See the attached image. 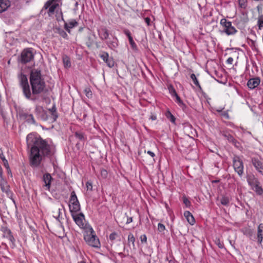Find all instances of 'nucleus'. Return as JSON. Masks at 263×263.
Returning a JSON list of instances; mask_svg holds the SVG:
<instances>
[{
  "label": "nucleus",
  "mask_w": 263,
  "mask_h": 263,
  "mask_svg": "<svg viewBox=\"0 0 263 263\" xmlns=\"http://www.w3.org/2000/svg\"><path fill=\"white\" fill-rule=\"evenodd\" d=\"M29 82L31 88L26 76L21 73L19 76V83L24 96L28 100L35 101L46 90V83L41 70L33 69L31 70Z\"/></svg>",
  "instance_id": "f257e3e1"
},
{
  "label": "nucleus",
  "mask_w": 263,
  "mask_h": 263,
  "mask_svg": "<svg viewBox=\"0 0 263 263\" xmlns=\"http://www.w3.org/2000/svg\"><path fill=\"white\" fill-rule=\"evenodd\" d=\"M26 140L28 147L30 148L29 163L32 167H39L44 157H51L55 153L54 146L40 137L29 134Z\"/></svg>",
  "instance_id": "f03ea898"
},
{
  "label": "nucleus",
  "mask_w": 263,
  "mask_h": 263,
  "mask_svg": "<svg viewBox=\"0 0 263 263\" xmlns=\"http://www.w3.org/2000/svg\"><path fill=\"white\" fill-rule=\"evenodd\" d=\"M84 238L87 243L90 246L95 248H99L100 247L99 239L92 228H89V230L85 231Z\"/></svg>",
  "instance_id": "7ed1b4c3"
},
{
  "label": "nucleus",
  "mask_w": 263,
  "mask_h": 263,
  "mask_svg": "<svg viewBox=\"0 0 263 263\" xmlns=\"http://www.w3.org/2000/svg\"><path fill=\"white\" fill-rule=\"evenodd\" d=\"M247 180L249 185L257 194L258 195H262L263 194V189L260 186V182L254 175L247 176Z\"/></svg>",
  "instance_id": "20e7f679"
},
{
  "label": "nucleus",
  "mask_w": 263,
  "mask_h": 263,
  "mask_svg": "<svg viewBox=\"0 0 263 263\" xmlns=\"http://www.w3.org/2000/svg\"><path fill=\"white\" fill-rule=\"evenodd\" d=\"M71 216L76 223L81 229L85 230V231L89 230V228H92L89 224L86 223L84 215L82 213L76 214L71 213Z\"/></svg>",
  "instance_id": "39448f33"
},
{
  "label": "nucleus",
  "mask_w": 263,
  "mask_h": 263,
  "mask_svg": "<svg viewBox=\"0 0 263 263\" xmlns=\"http://www.w3.org/2000/svg\"><path fill=\"white\" fill-rule=\"evenodd\" d=\"M33 50V49L31 48H26L23 50L20 59L21 63L26 64L34 59Z\"/></svg>",
  "instance_id": "423d86ee"
},
{
  "label": "nucleus",
  "mask_w": 263,
  "mask_h": 263,
  "mask_svg": "<svg viewBox=\"0 0 263 263\" xmlns=\"http://www.w3.org/2000/svg\"><path fill=\"white\" fill-rule=\"evenodd\" d=\"M220 24L223 27L222 32L225 33L228 35L234 34L237 32L236 28L232 25V23L227 21L226 18H222L220 20Z\"/></svg>",
  "instance_id": "0eeeda50"
},
{
  "label": "nucleus",
  "mask_w": 263,
  "mask_h": 263,
  "mask_svg": "<svg viewBox=\"0 0 263 263\" xmlns=\"http://www.w3.org/2000/svg\"><path fill=\"white\" fill-rule=\"evenodd\" d=\"M70 202L71 204H69V209L71 213H77L80 210V204L74 191L71 193Z\"/></svg>",
  "instance_id": "6e6552de"
},
{
  "label": "nucleus",
  "mask_w": 263,
  "mask_h": 263,
  "mask_svg": "<svg viewBox=\"0 0 263 263\" xmlns=\"http://www.w3.org/2000/svg\"><path fill=\"white\" fill-rule=\"evenodd\" d=\"M233 167L235 171L239 176H241L243 173V163L239 156H235L233 158Z\"/></svg>",
  "instance_id": "1a4fd4ad"
},
{
  "label": "nucleus",
  "mask_w": 263,
  "mask_h": 263,
  "mask_svg": "<svg viewBox=\"0 0 263 263\" xmlns=\"http://www.w3.org/2000/svg\"><path fill=\"white\" fill-rule=\"evenodd\" d=\"M0 186L2 192L5 193L7 196L8 198L12 199L13 201H14V200L12 199L13 193L10 190V186L7 183V182L5 180H2L1 182Z\"/></svg>",
  "instance_id": "9d476101"
},
{
  "label": "nucleus",
  "mask_w": 263,
  "mask_h": 263,
  "mask_svg": "<svg viewBox=\"0 0 263 263\" xmlns=\"http://www.w3.org/2000/svg\"><path fill=\"white\" fill-rule=\"evenodd\" d=\"M101 58L106 63L107 65L110 67H113L114 66L115 62L112 57H109V54L107 52H103L100 55Z\"/></svg>",
  "instance_id": "9b49d317"
},
{
  "label": "nucleus",
  "mask_w": 263,
  "mask_h": 263,
  "mask_svg": "<svg viewBox=\"0 0 263 263\" xmlns=\"http://www.w3.org/2000/svg\"><path fill=\"white\" fill-rule=\"evenodd\" d=\"M1 230L3 233V237L8 239L10 241L13 245H14L15 240L12 234L11 230L7 227H2Z\"/></svg>",
  "instance_id": "f8f14e48"
},
{
  "label": "nucleus",
  "mask_w": 263,
  "mask_h": 263,
  "mask_svg": "<svg viewBox=\"0 0 263 263\" xmlns=\"http://www.w3.org/2000/svg\"><path fill=\"white\" fill-rule=\"evenodd\" d=\"M251 161L256 170L263 174V163L256 158H252Z\"/></svg>",
  "instance_id": "ddd939ff"
},
{
  "label": "nucleus",
  "mask_w": 263,
  "mask_h": 263,
  "mask_svg": "<svg viewBox=\"0 0 263 263\" xmlns=\"http://www.w3.org/2000/svg\"><path fill=\"white\" fill-rule=\"evenodd\" d=\"M260 80L258 77H255L250 79L247 83L248 87L251 89H253L257 87L260 84Z\"/></svg>",
  "instance_id": "4468645a"
},
{
  "label": "nucleus",
  "mask_w": 263,
  "mask_h": 263,
  "mask_svg": "<svg viewBox=\"0 0 263 263\" xmlns=\"http://www.w3.org/2000/svg\"><path fill=\"white\" fill-rule=\"evenodd\" d=\"M52 179V178L49 173H46L43 175V180L45 183L44 186L46 187V190H49Z\"/></svg>",
  "instance_id": "2eb2a0df"
},
{
  "label": "nucleus",
  "mask_w": 263,
  "mask_h": 263,
  "mask_svg": "<svg viewBox=\"0 0 263 263\" xmlns=\"http://www.w3.org/2000/svg\"><path fill=\"white\" fill-rule=\"evenodd\" d=\"M98 33L100 38L102 40H106L109 37L108 30L105 27H102L98 30Z\"/></svg>",
  "instance_id": "dca6fc26"
},
{
  "label": "nucleus",
  "mask_w": 263,
  "mask_h": 263,
  "mask_svg": "<svg viewBox=\"0 0 263 263\" xmlns=\"http://www.w3.org/2000/svg\"><path fill=\"white\" fill-rule=\"evenodd\" d=\"M223 136L229 142L232 143L235 146L238 147L239 146V143L234 139V138L229 134H224Z\"/></svg>",
  "instance_id": "f3484780"
},
{
  "label": "nucleus",
  "mask_w": 263,
  "mask_h": 263,
  "mask_svg": "<svg viewBox=\"0 0 263 263\" xmlns=\"http://www.w3.org/2000/svg\"><path fill=\"white\" fill-rule=\"evenodd\" d=\"M10 2L8 0H0V13L7 9L10 6Z\"/></svg>",
  "instance_id": "a211bd4d"
},
{
  "label": "nucleus",
  "mask_w": 263,
  "mask_h": 263,
  "mask_svg": "<svg viewBox=\"0 0 263 263\" xmlns=\"http://www.w3.org/2000/svg\"><path fill=\"white\" fill-rule=\"evenodd\" d=\"M106 44L111 49L116 48L118 46V40L116 37H114L111 40H108Z\"/></svg>",
  "instance_id": "6ab92c4d"
},
{
  "label": "nucleus",
  "mask_w": 263,
  "mask_h": 263,
  "mask_svg": "<svg viewBox=\"0 0 263 263\" xmlns=\"http://www.w3.org/2000/svg\"><path fill=\"white\" fill-rule=\"evenodd\" d=\"M263 231V223H260L257 228V241L260 244L261 243L263 240L262 232Z\"/></svg>",
  "instance_id": "aec40b11"
},
{
  "label": "nucleus",
  "mask_w": 263,
  "mask_h": 263,
  "mask_svg": "<svg viewBox=\"0 0 263 263\" xmlns=\"http://www.w3.org/2000/svg\"><path fill=\"white\" fill-rule=\"evenodd\" d=\"M184 216L190 224L191 225H193L194 224L195 222V219L192 214L189 211H185L184 213Z\"/></svg>",
  "instance_id": "412c9836"
},
{
  "label": "nucleus",
  "mask_w": 263,
  "mask_h": 263,
  "mask_svg": "<svg viewBox=\"0 0 263 263\" xmlns=\"http://www.w3.org/2000/svg\"><path fill=\"white\" fill-rule=\"evenodd\" d=\"M35 110V112H36L37 114L39 112L42 113V115L41 118L42 120H46L47 119V116L46 115V114L44 111V110H43V109L42 107L39 106H36Z\"/></svg>",
  "instance_id": "4be33fe9"
},
{
  "label": "nucleus",
  "mask_w": 263,
  "mask_h": 263,
  "mask_svg": "<svg viewBox=\"0 0 263 263\" xmlns=\"http://www.w3.org/2000/svg\"><path fill=\"white\" fill-rule=\"evenodd\" d=\"M23 116L25 118V119L28 123L33 124H35V121L32 114H25Z\"/></svg>",
  "instance_id": "5701e85b"
},
{
  "label": "nucleus",
  "mask_w": 263,
  "mask_h": 263,
  "mask_svg": "<svg viewBox=\"0 0 263 263\" xmlns=\"http://www.w3.org/2000/svg\"><path fill=\"white\" fill-rule=\"evenodd\" d=\"M59 6V4L58 3H52L48 8V13L49 15L53 14L55 9Z\"/></svg>",
  "instance_id": "b1692460"
},
{
  "label": "nucleus",
  "mask_w": 263,
  "mask_h": 263,
  "mask_svg": "<svg viewBox=\"0 0 263 263\" xmlns=\"http://www.w3.org/2000/svg\"><path fill=\"white\" fill-rule=\"evenodd\" d=\"M173 93H174V96L176 97V101L178 103V104L181 106L182 108L185 106V104L183 103V102L180 99L179 96L176 93L175 89H173Z\"/></svg>",
  "instance_id": "393cba45"
},
{
  "label": "nucleus",
  "mask_w": 263,
  "mask_h": 263,
  "mask_svg": "<svg viewBox=\"0 0 263 263\" xmlns=\"http://www.w3.org/2000/svg\"><path fill=\"white\" fill-rule=\"evenodd\" d=\"M63 61L65 67H70L71 66L70 60L68 57L65 55L63 57Z\"/></svg>",
  "instance_id": "a878e982"
},
{
  "label": "nucleus",
  "mask_w": 263,
  "mask_h": 263,
  "mask_svg": "<svg viewBox=\"0 0 263 263\" xmlns=\"http://www.w3.org/2000/svg\"><path fill=\"white\" fill-rule=\"evenodd\" d=\"M57 32L63 38L68 39V35L64 30L61 28H58Z\"/></svg>",
  "instance_id": "bb28decb"
},
{
  "label": "nucleus",
  "mask_w": 263,
  "mask_h": 263,
  "mask_svg": "<svg viewBox=\"0 0 263 263\" xmlns=\"http://www.w3.org/2000/svg\"><path fill=\"white\" fill-rule=\"evenodd\" d=\"M128 40H129V44H130V45L131 48H132V49L135 50V51H138L137 46L136 45V44L135 43V42L133 40V37L132 38L129 37V39H128Z\"/></svg>",
  "instance_id": "cd10ccee"
},
{
  "label": "nucleus",
  "mask_w": 263,
  "mask_h": 263,
  "mask_svg": "<svg viewBox=\"0 0 263 263\" xmlns=\"http://www.w3.org/2000/svg\"><path fill=\"white\" fill-rule=\"evenodd\" d=\"M68 24V26L69 28H73L75 27H77L78 25V23L75 20H72L70 21Z\"/></svg>",
  "instance_id": "c85d7f7f"
},
{
  "label": "nucleus",
  "mask_w": 263,
  "mask_h": 263,
  "mask_svg": "<svg viewBox=\"0 0 263 263\" xmlns=\"http://www.w3.org/2000/svg\"><path fill=\"white\" fill-rule=\"evenodd\" d=\"M61 0H49L48 1L44 6V8L47 9L48 7L53 3H58Z\"/></svg>",
  "instance_id": "c756f323"
},
{
  "label": "nucleus",
  "mask_w": 263,
  "mask_h": 263,
  "mask_svg": "<svg viewBox=\"0 0 263 263\" xmlns=\"http://www.w3.org/2000/svg\"><path fill=\"white\" fill-rule=\"evenodd\" d=\"M191 79L192 80V81H193L194 84L196 86H197V87H198L199 88H201L200 86V84H199V83L197 79L196 78V76L194 73H192L191 75Z\"/></svg>",
  "instance_id": "7c9ffc66"
},
{
  "label": "nucleus",
  "mask_w": 263,
  "mask_h": 263,
  "mask_svg": "<svg viewBox=\"0 0 263 263\" xmlns=\"http://www.w3.org/2000/svg\"><path fill=\"white\" fill-rule=\"evenodd\" d=\"M220 203L223 205H227L229 203V199L228 197L223 196L220 199Z\"/></svg>",
  "instance_id": "2f4dec72"
},
{
  "label": "nucleus",
  "mask_w": 263,
  "mask_h": 263,
  "mask_svg": "<svg viewBox=\"0 0 263 263\" xmlns=\"http://www.w3.org/2000/svg\"><path fill=\"white\" fill-rule=\"evenodd\" d=\"M239 6L240 8L245 9L247 6V0H238Z\"/></svg>",
  "instance_id": "473e14b6"
},
{
  "label": "nucleus",
  "mask_w": 263,
  "mask_h": 263,
  "mask_svg": "<svg viewBox=\"0 0 263 263\" xmlns=\"http://www.w3.org/2000/svg\"><path fill=\"white\" fill-rule=\"evenodd\" d=\"M257 25L259 29L263 27V15L259 16L257 21Z\"/></svg>",
  "instance_id": "72a5a7b5"
},
{
  "label": "nucleus",
  "mask_w": 263,
  "mask_h": 263,
  "mask_svg": "<svg viewBox=\"0 0 263 263\" xmlns=\"http://www.w3.org/2000/svg\"><path fill=\"white\" fill-rule=\"evenodd\" d=\"M135 238L134 236V235L132 233H129L128 236V242H132L133 246H135L134 242H135Z\"/></svg>",
  "instance_id": "f704fd0d"
},
{
  "label": "nucleus",
  "mask_w": 263,
  "mask_h": 263,
  "mask_svg": "<svg viewBox=\"0 0 263 263\" xmlns=\"http://www.w3.org/2000/svg\"><path fill=\"white\" fill-rule=\"evenodd\" d=\"M84 92H85L86 96L87 98H91L92 97V92L89 88H86L84 89Z\"/></svg>",
  "instance_id": "c9c22d12"
},
{
  "label": "nucleus",
  "mask_w": 263,
  "mask_h": 263,
  "mask_svg": "<svg viewBox=\"0 0 263 263\" xmlns=\"http://www.w3.org/2000/svg\"><path fill=\"white\" fill-rule=\"evenodd\" d=\"M183 203L185 205L186 207H189L191 205V202L189 200L186 198V196H184L182 197Z\"/></svg>",
  "instance_id": "e433bc0d"
},
{
  "label": "nucleus",
  "mask_w": 263,
  "mask_h": 263,
  "mask_svg": "<svg viewBox=\"0 0 263 263\" xmlns=\"http://www.w3.org/2000/svg\"><path fill=\"white\" fill-rule=\"evenodd\" d=\"M166 116H167V118L168 119H170V120L172 122H173V123L175 122L176 119H175V117L170 111H168L167 112Z\"/></svg>",
  "instance_id": "4c0bfd02"
},
{
  "label": "nucleus",
  "mask_w": 263,
  "mask_h": 263,
  "mask_svg": "<svg viewBox=\"0 0 263 263\" xmlns=\"http://www.w3.org/2000/svg\"><path fill=\"white\" fill-rule=\"evenodd\" d=\"M222 109H221L220 110H217V111L221 112V116L223 117V118H224L226 119H229V115L228 114V112L227 111L222 112Z\"/></svg>",
  "instance_id": "58836bf2"
},
{
  "label": "nucleus",
  "mask_w": 263,
  "mask_h": 263,
  "mask_svg": "<svg viewBox=\"0 0 263 263\" xmlns=\"http://www.w3.org/2000/svg\"><path fill=\"white\" fill-rule=\"evenodd\" d=\"M61 15H62V20L64 22V29L69 33H70V28H69L68 26V24L67 22H66L64 18H63V15H62V13L61 12Z\"/></svg>",
  "instance_id": "ea45409f"
},
{
  "label": "nucleus",
  "mask_w": 263,
  "mask_h": 263,
  "mask_svg": "<svg viewBox=\"0 0 263 263\" xmlns=\"http://www.w3.org/2000/svg\"><path fill=\"white\" fill-rule=\"evenodd\" d=\"M75 136L80 140H83L84 139V135L81 133L76 132L75 133Z\"/></svg>",
  "instance_id": "a19ab883"
},
{
  "label": "nucleus",
  "mask_w": 263,
  "mask_h": 263,
  "mask_svg": "<svg viewBox=\"0 0 263 263\" xmlns=\"http://www.w3.org/2000/svg\"><path fill=\"white\" fill-rule=\"evenodd\" d=\"M165 230V226L164 224L159 223L158 224V230L160 232H163Z\"/></svg>",
  "instance_id": "79ce46f5"
},
{
  "label": "nucleus",
  "mask_w": 263,
  "mask_h": 263,
  "mask_svg": "<svg viewBox=\"0 0 263 263\" xmlns=\"http://www.w3.org/2000/svg\"><path fill=\"white\" fill-rule=\"evenodd\" d=\"M4 163V165L8 170H10L8 161L6 159L5 157H3L2 159Z\"/></svg>",
  "instance_id": "37998d69"
},
{
  "label": "nucleus",
  "mask_w": 263,
  "mask_h": 263,
  "mask_svg": "<svg viewBox=\"0 0 263 263\" xmlns=\"http://www.w3.org/2000/svg\"><path fill=\"white\" fill-rule=\"evenodd\" d=\"M215 243L219 248L222 249L224 247L223 243L220 241L219 239H216L215 240Z\"/></svg>",
  "instance_id": "c03bdc74"
},
{
  "label": "nucleus",
  "mask_w": 263,
  "mask_h": 263,
  "mask_svg": "<svg viewBox=\"0 0 263 263\" xmlns=\"http://www.w3.org/2000/svg\"><path fill=\"white\" fill-rule=\"evenodd\" d=\"M101 175L103 178H106L107 176V172L105 170H101Z\"/></svg>",
  "instance_id": "a18cd8bd"
},
{
  "label": "nucleus",
  "mask_w": 263,
  "mask_h": 263,
  "mask_svg": "<svg viewBox=\"0 0 263 263\" xmlns=\"http://www.w3.org/2000/svg\"><path fill=\"white\" fill-rule=\"evenodd\" d=\"M117 234L115 232L112 233L109 236V239L110 240L113 241L116 239Z\"/></svg>",
  "instance_id": "49530a36"
},
{
  "label": "nucleus",
  "mask_w": 263,
  "mask_h": 263,
  "mask_svg": "<svg viewBox=\"0 0 263 263\" xmlns=\"http://www.w3.org/2000/svg\"><path fill=\"white\" fill-rule=\"evenodd\" d=\"M86 188H87V190L88 191H92V184L91 182H87V183H86Z\"/></svg>",
  "instance_id": "de8ad7c7"
},
{
  "label": "nucleus",
  "mask_w": 263,
  "mask_h": 263,
  "mask_svg": "<svg viewBox=\"0 0 263 263\" xmlns=\"http://www.w3.org/2000/svg\"><path fill=\"white\" fill-rule=\"evenodd\" d=\"M124 33L128 37V39H129V37L132 38L131 33L128 29H124Z\"/></svg>",
  "instance_id": "09e8293b"
},
{
  "label": "nucleus",
  "mask_w": 263,
  "mask_h": 263,
  "mask_svg": "<svg viewBox=\"0 0 263 263\" xmlns=\"http://www.w3.org/2000/svg\"><path fill=\"white\" fill-rule=\"evenodd\" d=\"M141 241L142 243H146L147 241V237L145 235H142L140 237Z\"/></svg>",
  "instance_id": "8fccbe9b"
},
{
  "label": "nucleus",
  "mask_w": 263,
  "mask_h": 263,
  "mask_svg": "<svg viewBox=\"0 0 263 263\" xmlns=\"http://www.w3.org/2000/svg\"><path fill=\"white\" fill-rule=\"evenodd\" d=\"M51 115H52V118L53 119V121H55L58 117L57 112V111L53 112V113H52Z\"/></svg>",
  "instance_id": "3c124183"
},
{
  "label": "nucleus",
  "mask_w": 263,
  "mask_h": 263,
  "mask_svg": "<svg viewBox=\"0 0 263 263\" xmlns=\"http://www.w3.org/2000/svg\"><path fill=\"white\" fill-rule=\"evenodd\" d=\"M233 62V59L231 57L229 58L227 60V63L229 64H232Z\"/></svg>",
  "instance_id": "603ef678"
},
{
  "label": "nucleus",
  "mask_w": 263,
  "mask_h": 263,
  "mask_svg": "<svg viewBox=\"0 0 263 263\" xmlns=\"http://www.w3.org/2000/svg\"><path fill=\"white\" fill-rule=\"evenodd\" d=\"M132 221H133V218H132V217H127V220H126V224H129V223H130V222H132Z\"/></svg>",
  "instance_id": "864d4df0"
},
{
  "label": "nucleus",
  "mask_w": 263,
  "mask_h": 263,
  "mask_svg": "<svg viewBox=\"0 0 263 263\" xmlns=\"http://www.w3.org/2000/svg\"><path fill=\"white\" fill-rule=\"evenodd\" d=\"M147 153L149 155L152 157H154L155 156V154L152 151H147Z\"/></svg>",
  "instance_id": "5fc2aeb1"
},
{
  "label": "nucleus",
  "mask_w": 263,
  "mask_h": 263,
  "mask_svg": "<svg viewBox=\"0 0 263 263\" xmlns=\"http://www.w3.org/2000/svg\"><path fill=\"white\" fill-rule=\"evenodd\" d=\"M50 111H51V114L53 113V112L57 111L55 107L54 106H53L51 109H50Z\"/></svg>",
  "instance_id": "6e6d98bb"
},
{
  "label": "nucleus",
  "mask_w": 263,
  "mask_h": 263,
  "mask_svg": "<svg viewBox=\"0 0 263 263\" xmlns=\"http://www.w3.org/2000/svg\"><path fill=\"white\" fill-rule=\"evenodd\" d=\"M3 157H5L4 154H3V151L2 150L1 148H0V158H1V159H2V158Z\"/></svg>",
  "instance_id": "4d7b16f0"
},
{
  "label": "nucleus",
  "mask_w": 263,
  "mask_h": 263,
  "mask_svg": "<svg viewBox=\"0 0 263 263\" xmlns=\"http://www.w3.org/2000/svg\"><path fill=\"white\" fill-rule=\"evenodd\" d=\"M145 21H146V22L148 24H149V21H150V19H149V18H148V17H146V18H145Z\"/></svg>",
  "instance_id": "13d9d810"
},
{
  "label": "nucleus",
  "mask_w": 263,
  "mask_h": 263,
  "mask_svg": "<svg viewBox=\"0 0 263 263\" xmlns=\"http://www.w3.org/2000/svg\"><path fill=\"white\" fill-rule=\"evenodd\" d=\"M173 89H174L173 88H172L170 90V91L172 93V95H174V93H173Z\"/></svg>",
  "instance_id": "bf43d9fd"
},
{
  "label": "nucleus",
  "mask_w": 263,
  "mask_h": 263,
  "mask_svg": "<svg viewBox=\"0 0 263 263\" xmlns=\"http://www.w3.org/2000/svg\"><path fill=\"white\" fill-rule=\"evenodd\" d=\"M248 234H250V235H252V231H251V230H248Z\"/></svg>",
  "instance_id": "052dcab7"
},
{
  "label": "nucleus",
  "mask_w": 263,
  "mask_h": 263,
  "mask_svg": "<svg viewBox=\"0 0 263 263\" xmlns=\"http://www.w3.org/2000/svg\"><path fill=\"white\" fill-rule=\"evenodd\" d=\"M61 213V210L60 209H59V215H58V218L60 217V214Z\"/></svg>",
  "instance_id": "680f3d73"
},
{
  "label": "nucleus",
  "mask_w": 263,
  "mask_h": 263,
  "mask_svg": "<svg viewBox=\"0 0 263 263\" xmlns=\"http://www.w3.org/2000/svg\"><path fill=\"white\" fill-rule=\"evenodd\" d=\"M83 29V28L82 27H81L79 28V31L80 32H81V31H82Z\"/></svg>",
  "instance_id": "e2e57ef3"
},
{
  "label": "nucleus",
  "mask_w": 263,
  "mask_h": 263,
  "mask_svg": "<svg viewBox=\"0 0 263 263\" xmlns=\"http://www.w3.org/2000/svg\"><path fill=\"white\" fill-rule=\"evenodd\" d=\"M152 119L153 120H155L156 119V117H152Z\"/></svg>",
  "instance_id": "0e129e2a"
},
{
  "label": "nucleus",
  "mask_w": 263,
  "mask_h": 263,
  "mask_svg": "<svg viewBox=\"0 0 263 263\" xmlns=\"http://www.w3.org/2000/svg\"><path fill=\"white\" fill-rule=\"evenodd\" d=\"M78 263H85V262L84 261H80V262H79Z\"/></svg>",
  "instance_id": "69168bd1"
},
{
  "label": "nucleus",
  "mask_w": 263,
  "mask_h": 263,
  "mask_svg": "<svg viewBox=\"0 0 263 263\" xmlns=\"http://www.w3.org/2000/svg\"><path fill=\"white\" fill-rule=\"evenodd\" d=\"M21 263H26V262L24 261H22V262H21Z\"/></svg>",
  "instance_id": "338daca9"
}]
</instances>
